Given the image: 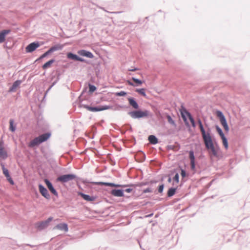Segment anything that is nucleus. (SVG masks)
<instances>
[{
    "instance_id": "obj_53",
    "label": "nucleus",
    "mask_w": 250,
    "mask_h": 250,
    "mask_svg": "<svg viewBox=\"0 0 250 250\" xmlns=\"http://www.w3.org/2000/svg\"><path fill=\"white\" fill-rule=\"evenodd\" d=\"M186 126L188 128V131L189 132H191V127H190V125L189 123H188V125H186Z\"/></svg>"
},
{
    "instance_id": "obj_47",
    "label": "nucleus",
    "mask_w": 250,
    "mask_h": 250,
    "mask_svg": "<svg viewBox=\"0 0 250 250\" xmlns=\"http://www.w3.org/2000/svg\"><path fill=\"white\" fill-rule=\"evenodd\" d=\"M190 168L192 170H194L195 169V162H190Z\"/></svg>"
},
{
    "instance_id": "obj_11",
    "label": "nucleus",
    "mask_w": 250,
    "mask_h": 250,
    "mask_svg": "<svg viewBox=\"0 0 250 250\" xmlns=\"http://www.w3.org/2000/svg\"><path fill=\"white\" fill-rule=\"evenodd\" d=\"M131 80L132 81H133L135 83L132 82L129 80H126L125 82L128 85L134 86V87L141 86L144 82V81H142L140 79L136 78L134 77H132L131 78Z\"/></svg>"
},
{
    "instance_id": "obj_30",
    "label": "nucleus",
    "mask_w": 250,
    "mask_h": 250,
    "mask_svg": "<svg viewBox=\"0 0 250 250\" xmlns=\"http://www.w3.org/2000/svg\"><path fill=\"white\" fill-rule=\"evenodd\" d=\"M79 194L80 195L83 199L87 201H93L95 200V198L93 196H90L88 195L83 194L81 192H79Z\"/></svg>"
},
{
    "instance_id": "obj_4",
    "label": "nucleus",
    "mask_w": 250,
    "mask_h": 250,
    "mask_svg": "<svg viewBox=\"0 0 250 250\" xmlns=\"http://www.w3.org/2000/svg\"><path fill=\"white\" fill-rule=\"evenodd\" d=\"M206 126L207 129L201 132L205 147L217 142L214 134L211 132V128L207 124Z\"/></svg>"
},
{
    "instance_id": "obj_16",
    "label": "nucleus",
    "mask_w": 250,
    "mask_h": 250,
    "mask_svg": "<svg viewBox=\"0 0 250 250\" xmlns=\"http://www.w3.org/2000/svg\"><path fill=\"white\" fill-rule=\"evenodd\" d=\"M146 158L145 153L141 150L138 151L135 157L136 161L138 162H143L146 160Z\"/></svg>"
},
{
    "instance_id": "obj_26",
    "label": "nucleus",
    "mask_w": 250,
    "mask_h": 250,
    "mask_svg": "<svg viewBox=\"0 0 250 250\" xmlns=\"http://www.w3.org/2000/svg\"><path fill=\"white\" fill-rule=\"evenodd\" d=\"M8 157V153L4 148H0V160H5Z\"/></svg>"
},
{
    "instance_id": "obj_38",
    "label": "nucleus",
    "mask_w": 250,
    "mask_h": 250,
    "mask_svg": "<svg viewBox=\"0 0 250 250\" xmlns=\"http://www.w3.org/2000/svg\"><path fill=\"white\" fill-rule=\"evenodd\" d=\"M189 158L190 159V162H195V157L193 150H191L189 151Z\"/></svg>"
},
{
    "instance_id": "obj_59",
    "label": "nucleus",
    "mask_w": 250,
    "mask_h": 250,
    "mask_svg": "<svg viewBox=\"0 0 250 250\" xmlns=\"http://www.w3.org/2000/svg\"><path fill=\"white\" fill-rule=\"evenodd\" d=\"M150 191H151V190L149 189V188H146V189L144 190V192H145V193L149 192Z\"/></svg>"
},
{
    "instance_id": "obj_32",
    "label": "nucleus",
    "mask_w": 250,
    "mask_h": 250,
    "mask_svg": "<svg viewBox=\"0 0 250 250\" xmlns=\"http://www.w3.org/2000/svg\"><path fill=\"white\" fill-rule=\"evenodd\" d=\"M0 166L1 167V169L2 170V172L4 175L6 177L7 176H8L10 175V173L9 170L5 167V165L3 163L1 162L0 163Z\"/></svg>"
},
{
    "instance_id": "obj_13",
    "label": "nucleus",
    "mask_w": 250,
    "mask_h": 250,
    "mask_svg": "<svg viewBox=\"0 0 250 250\" xmlns=\"http://www.w3.org/2000/svg\"><path fill=\"white\" fill-rule=\"evenodd\" d=\"M79 56L84 57L89 59H93L94 57L93 54L90 51L85 49H80L77 52Z\"/></svg>"
},
{
    "instance_id": "obj_31",
    "label": "nucleus",
    "mask_w": 250,
    "mask_h": 250,
    "mask_svg": "<svg viewBox=\"0 0 250 250\" xmlns=\"http://www.w3.org/2000/svg\"><path fill=\"white\" fill-rule=\"evenodd\" d=\"M222 142V144L223 146H224L225 148L226 149H228L229 148V143H228V138L226 137L225 135L220 137Z\"/></svg>"
},
{
    "instance_id": "obj_10",
    "label": "nucleus",
    "mask_w": 250,
    "mask_h": 250,
    "mask_svg": "<svg viewBox=\"0 0 250 250\" xmlns=\"http://www.w3.org/2000/svg\"><path fill=\"white\" fill-rule=\"evenodd\" d=\"M62 75V72H61V70L59 69H57L56 70L55 74L52 75L51 77V80H53L54 79L55 80L54 81V82L52 83L51 85L48 87V89L47 90L46 93L48 92L53 86H54L60 80V76Z\"/></svg>"
},
{
    "instance_id": "obj_43",
    "label": "nucleus",
    "mask_w": 250,
    "mask_h": 250,
    "mask_svg": "<svg viewBox=\"0 0 250 250\" xmlns=\"http://www.w3.org/2000/svg\"><path fill=\"white\" fill-rule=\"evenodd\" d=\"M78 62H84V63H86L87 64H89L90 63V61L87 60H86L82 57H79V58L78 59Z\"/></svg>"
},
{
    "instance_id": "obj_50",
    "label": "nucleus",
    "mask_w": 250,
    "mask_h": 250,
    "mask_svg": "<svg viewBox=\"0 0 250 250\" xmlns=\"http://www.w3.org/2000/svg\"><path fill=\"white\" fill-rule=\"evenodd\" d=\"M138 70H139V68L134 67L133 68H132V69H128V71H129L134 72V71H136Z\"/></svg>"
},
{
    "instance_id": "obj_45",
    "label": "nucleus",
    "mask_w": 250,
    "mask_h": 250,
    "mask_svg": "<svg viewBox=\"0 0 250 250\" xmlns=\"http://www.w3.org/2000/svg\"><path fill=\"white\" fill-rule=\"evenodd\" d=\"M189 120L190 121L192 127H195L196 126V124L195 123V120H194V119L193 117H192L191 118H190L189 119Z\"/></svg>"
},
{
    "instance_id": "obj_57",
    "label": "nucleus",
    "mask_w": 250,
    "mask_h": 250,
    "mask_svg": "<svg viewBox=\"0 0 250 250\" xmlns=\"http://www.w3.org/2000/svg\"><path fill=\"white\" fill-rule=\"evenodd\" d=\"M167 148L168 149H172L173 148V146H171V145H169V146H167Z\"/></svg>"
},
{
    "instance_id": "obj_9",
    "label": "nucleus",
    "mask_w": 250,
    "mask_h": 250,
    "mask_svg": "<svg viewBox=\"0 0 250 250\" xmlns=\"http://www.w3.org/2000/svg\"><path fill=\"white\" fill-rule=\"evenodd\" d=\"M42 43H41L39 41H35L30 43L25 47V51L27 53H31L35 51Z\"/></svg>"
},
{
    "instance_id": "obj_17",
    "label": "nucleus",
    "mask_w": 250,
    "mask_h": 250,
    "mask_svg": "<svg viewBox=\"0 0 250 250\" xmlns=\"http://www.w3.org/2000/svg\"><path fill=\"white\" fill-rule=\"evenodd\" d=\"M10 32L11 30L10 29H4L0 31V43L5 41L6 35Z\"/></svg>"
},
{
    "instance_id": "obj_12",
    "label": "nucleus",
    "mask_w": 250,
    "mask_h": 250,
    "mask_svg": "<svg viewBox=\"0 0 250 250\" xmlns=\"http://www.w3.org/2000/svg\"><path fill=\"white\" fill-rule=\"evenodd\" d=\"M53 220V217H50L46 220L38 222L36 224V227L39 229H43L47 227L49 223Z\"/></svg>"
},
{
    "instance_id": "obj_2",
    "label": "nucleus",
    "mask_w": 250,
    "mask_h": 250,
    "mask_svg": "<svg viewBox=\"0 0 250 250\" xmlns=\"http://www.w3.org/2000/svg\"><path fill=\"white\" fill-rule=\"evenodd\" d=\"M87 88L86 87H84L80 95L78 97V100L80 102L79 104V107L84 108L87 110L93 112H97L110 109H111L114 111H119L122 108H128V106L125 105H120L118 104H116L114 105H99L96 106H91L83 104L82 101L86 99V96H83V95L87 92Z\"/></svg>"
},
{
    "instance_id": "obj_60",
    "label": "nucleus",
    "mask_w": 250,
    "mask_h": 250,
    "mask_svg": "<svg viewBox=\"0 0 250 250\" xmlns=\"http://www.w3.org/2000/svg\"><path fill=\"white\" fill-rule=\"evenodd\" d=\"M38 188H43L44 187L41 184H39L38 185Z\"/></svg>"
},
{
    "instance_id": "obj_37",
    "label": "nucleus",
    "mask_w": 250,
    "mask_h": 250,
    "mask_svg": "<svg viewBox=\"0 0 250 250\" xmlns=\"http://www.w3.org/2000/svg\"><path fill=\"white\" fill-rule=\"evenodd\" d=\"M197 123L199 125V127L201 132H202L203 131L206 130L203 125V124L201 120L199 118H198V119L197 120Z\"/></svg>"
},
{
    "instance_id": "obj_18",
    "label": "nucleus",
    "mask_w": 250,
    "mask_h": 250,
    "mask_svg": "<svg viewBox=\"0 0 250 250\" xmlns=\"http://www.w3.org/2000/svg\"><path fill=\"white\" fill-rule=\"evenodd\" d=\"M63 48V45L60 44V43H57L56 44L51 47L49 48V51L50 52L51 54L53 53L55 51H57L58 50H62Z\"/></svg>"
},
{
    "instance_id": "obj_55",
    "label": "nucleus",
    "mask_w": 250,
    "mask_h": 250,
    "mask_svg": "<svg viewBox=\"0 0 250 250\" xmlns=\"http://www.w3.org/2000/svg\"><path fill=\"white\" fill-rule=\"evenodd\" d=\"M131 141L134 143V145L136 144V139L135 137L133 136L131 137Z\"/></svg>"
},
{
    "instance_id": "obj_3",
    "label": "nucleus",
    "mask_w": 250,
    "mask_h": 250,
    "mask_svg": "<svg viewBox=\"0 0 250 250\" xmlns=\"http://www.w3.org/2000/svg\"><path fill=\"white\" fill-rule=\"evenodd\" d=\"M129 105L134 110L128 112L127 114L130 115L132 119H140L142 118H148L152 116V113L147 109L142 110L136 99L132 97L127 98Z\"/></svg>"
},
{
    "instance_id": "obj_48",
    "label": "nucleus",
    "mask_w": 250,
    "mask_h": 250,
    "mask_svg": "<svg viewBox=\"0 0 250 250\" xmlns=\"http://www.w3.org/2000/svg\"><path fill=\"white\" fill-rule=\"evenodd\" d=\"M51 192L52 193H53L54 195L57 196L58 193L57 191L56 190L55 188H49Z\"/></svg>"
},
{
    "instance_id": "obj_51",
    "label": "nucleus",
    "mask_w": 250,
    "mask_h": 250,
    "mask_svg": "<svg viewBox=\"0 0 250 250\" xmlns=\"http://www.w3.org/2000/svg\"><path fill=\"white\" fill-rule=\"evenodd\" d=\"M126 130L130 131H132V128L131 125L130 124H128L127 125V128H126Z\"/></svg>"
},
{
    "instance_id": "obj_52",
    "label": "nucleus",
    "mask_w": 250,
    "mask_h": 250,
    "mask_svg": "<svg viewBox=\"0 0 250 250\" xmlns=\"http://www.w3.org/2000/svg\"><path fill=\"white\" fill-rule=\"evenodd\" d=\"M109 161H110V164L111 165H112V166L115 165L116 162H115V161L114 160H112V159H110L109 160Z\"/></svg>"
},
{
    "instance_id": "obj_54",
    "label": "nucleus",
    "mask_w": 250,
    "mask_h": 250,
    "mask_svg": "<svg viewBox=\"0 0 250 250\" xmlns=\"http://www.w3.org/2000/svg\"><path fill=\"white\" fill-rule=\"evenodd\" d=\"M4 145V142L2 140L0 141V148H4L3 146Z\"/></svg>"
},
{
    "instance_id": "obj_41",
    "label": "nucleus",
    "mask_w": 250,
    "mask_h": 250,
    "mask_svg": "<svg viewBox=\"0 0 250 250\" xmlns=\"http://www.w3.org/2000/svg\"><path fill=\"white\" fill-rule=\"evenodd\" d=\"M95 74L98 76L100 71V64L98 63L96 66L94 67Z\"/></svg>"
},
{
    "instance_id": "obj_42",
    "label": "nucleus",
    "mask_w": 250,
    "mask_h": 250,
    "mask_svg": "<svg viewBox=\"0 0 250 250\" xmlns=\"http://www.w3.org/2000/svg\"><path fill=\"white\" fill-rule=\"evenodd\" d=\"M176 189V188H169L167 192L168 196L171 197L173 196L175 193Z\"/></svg>"
},
{
    "instance_id": "obj_5",
    "label": "nucleus",
    "mask_w": 250,
    "mask_h": 250,
    "mask_svg": "<svg viewBox=\"0 0 250 250\" xmlns=\"http://www.w3.org/2000/svg\"><path fill=\"white\" fill-rule=\"evenodd\" d=\"M51 134L50 132H45L32 140L28 144L30 147H34L39 146L41 144L47 141L51 137Z\"/></svg>"
},
{
    "instance_id": "obj_64",
    "label": "nucleus",
    "mask_w": 250,
    "mask_h": 250,
    "mask_svg": "<svg viewBox=\"0 0 250 250\" xmlns=\"http://www.w3.org/2000/svg\"><path fill=\"white\" fill-rule=\"evenodd\" d=\"M211 182H210L208 184V187L207 188H209L211 186Z\"/></svg>"
},
{
    "instance_id": "obj_27",
    "label": "nucleus",
    "mask_w": 250,
    "mask_h": 250,
    "mask_svg": "<svg viewBox=\"0 0 250 250\" xmlns=\"http://www.w3.org/2000/svg\"><path fill=\"white\" fill-rule=\"evenodd\" d=\"M51 54L50 52L48 50H47L46 51H45L44 53L42 54L39 58H38L34 62V63L36 62H39L41 61L43 59L47 57L49 55Z\"/></svg>"
},
{
    "instance_id": "obj_29",
    "label": "nucleus",
    "mask_w": 250,
    "mask_h": 250,
    "mask_svg": "<svg viewBox=\"0 0 250 250\" xmlns=\"http://www.w3.org/2000/svg\"><path fill=\"white\" fill-rule=\"evenodd\" d=\"M111 193L115 196L122 197L124 195L123 190L122 189H113Z\"/></svg>"
},
{
    "instance_id": "obj_33",
    "label": "nucleus",
    "mask_w": 250,
    "mask_h": 250,
    "mask_svg": "<svg viewBox=\"0 0 250 250\" xmlns=\"http://www.w3.org/2000/svg\"><path fill=\"white\" fill-rule=\"evenodd\" d=\"M39 189L41 193L43 196L47 199L50 198V196L47 188H39Z\"/></svg>"
},
{
    "instance_id": "obj_24",
    "label": "nucleus",
    "mask_w": 250,
    "mask_h": 250,
    "mask_svg": "<svg viewBox=\"0 0 250 250\" xmlns=\"http://www.w3.org/2000/svg\"><path fill=\"white\" fill-rule=\"evenodd\" d=\"M55 229H60L61 230H63L65 232H67L68 230V226L66 223H61V224H58L55 227Z\"/></svg>"
},
{
    "instance_id": "obj_56",
    "label": "nucleus",
    "mask_w": 250,
    "mask_h": 250,
    "mask_svg": "<svg viewBox=\"0 0 250 250\" xmlns=\"http://www.w3.org/2000/svg\"><path fill=\"white\" fill-rule=\"evenodd\" d=\"M132 188H126L125 191L127 193H129L132 191Z\"/></svg>"
},
{
    "instance_id": "obj_19",
    "label": "nucleus",
    "mask_w": 250,
    "mask_h": 250,
    "mask_svg": "<svg viewBox=\"0 0 250 250\" xmlns=\"http://www.w3.org/2000/svg\"><path fill=\"white\" fill-rule=\"evenodd\" d=\"M178 171H179V173L181 174L182 177L181 181L185 182L187 180V178L188 176V174L186 170L181 167L179 169H178Z\"/></svg>"
},
{
    "instance_id": "obj_58",
    "label": "nucleus",
    "mask_w": 250,
    "mask_h": 250,
    "mask_svg": "<svg viewBox=\"0 0 250 250\" xmlns=\"http://www.w3.org/2000/svg\"><path fill=\"white\" fill-rule=\"evenodd\" d=\"M157 188H165V185L164 184H162L159 185Z\"/></svg>"
},
{
    "instance_id": "obj_36",
    "label": "nucleus",
    "mask_w": 250,
    "mask_h": 250,
    "mask_svg": "<svg viewBox=\"0 0 250 250\" xmlns=\"http://www.w3.org/2000/svg\"><path fill=\"white\" fill-rule=\"evenodd\" d=\"M216 131L220 137L225 135L221 128L217 125H215Z\"/></svg>"
},
{
    "instance_id": "obj_34",
    "label": "nucleus",
    "mask_w": 250,
    "mask_h": 250,
    "mask_svg": "<svg viewBox=\"0 0 250 250\" xmlns=\"http://www.w3.org/2000/svg\"><path fill=\"white\" fill-rule=\"evenodd\" d=\"M97 89V87L95 85L90 83H88V91L87 92L89 95L92 94Z\"/></svg>"
},
{
    "instance_id": "obj_6",
    "label": "nucleus",
    "mask_w": 250,
    "mask_h": 250,
    "mask_svg": "<svg viewBox=\"0 0 250 250\" xmlns=\"http://www.w3.org/2000/svg\"><path fill=\"white\" fill-rule=\"evenodd\" d=\"M215 115L218 118L222 126L225 130V131L226 133H228L229 130V128L228 124L227 119L222 111L220 110H216Z\"/></svg>"
},
{
    "instance_id": "obj_23",
    "label": "nucleus",
    "mask_w": 250,
    "mask_h": 250,
    "mask_svg": "<svg viewBox=\"0 0 250 250\" xmlns=\"http://www.w3.org/2000/svg\"><path fill=\"white\" fill-rule=\"evenodd\" d=\"M148 140L151 145H155L158 143L159 140L154 135H150L148 137Z\"/></svg>"
},
{
    "instance_id": "obj_62",
    "label": "nucleus",
    "mask_w": 250,
    "mask_h": 250,
    "mask_svg": "<svg viewBox=\"0 0 250 250\" xmlns=\"http://www.w3.org/2000/svg\"><path fill=\"white\" fill-rule=\"evenodd\" d=\"M158 189H159V192L160 193H161V192H163V189H164V188H158Z\"/></svg>"
},
{
    "instance_id": "obj_35",
    "label": "nucleus",
    "mask_w": 250,
    "mask_h": 250,
    "mask_svg": "<svg viewBox=\"0 0 250 250\" xmlns=\"http://www.w3.org/2000/svg\"><path fill=\"white\" fill-rule=\"evenodd\" d=\"M135 91L139 93L140 95L146 97V89L145 88H136Z\"/></svg>"
},
{
    "instance_id": "obj_1",
    "label": "nucleus",
    "mask_w": 250,
    "mask_h": 250,
    "mask_svg": "<svg viewBox=\"0 0 250 250\" xmlns=\"http://www.w3.org/2000/svg\"><path fill=\"white\" fill-rule=\"evenodd\" d=\"M56 182H60L64 185L66 183L74 181L78 188H81L82 185H83L87 188H92V186L109 187L110 188H136L132 185H120L114 183L104 182H93L87 179H84L73 173H69L59 175L56 179Z\"/></svg>"
},
{
    "instance_id": "obj_8",
    "label": "nucleus",
    "mask_w": 250,
    "mask_h": 250,
    "mask_svg": "<svg viewBox=\"0 0 250 250\" xmlns=\"http://www.w3.org/2000/svg\"><path fill=\"white\" fill-rule=\"evenodd\" d=\"M206 148L208 150H210L211 151V155L215 158H219L220 156V148L218 144V143L216 142L214 144L210 145L207 146H206Z\"/></svg>"
},
{
    "instance_id": "obj_40",
    "label": "nucleus",
    "mask_w": 250,
    "mask_h": 250,
    "mask_svg": "<svg viewBox=\"0 0 250 250\" xmlns=\"http://www.w3.org/2000/svg\"><path fill=\"white\" fill-rule=\"evenodd\" d=\"M115 95L118 97H125L127 95V92L125 91H120L115 93Z\"/></svg>"
},
{
    "instance_id": "obj_63",
    "label": "nucleus",
    "mask_w": 250,
    "mask_h": 250,
    "mask_svg": "<svg viewBox=\"0 0 250 250\" xmlns=\"http://www.w3.org/2000/svg\"><path fill=\"white\" fill-rule=\"evenodd\" d=\"M121 132V133L123 134H125L126 132V131L125 130H124V131H122V130H120Z\"/></svg>"
},
{
    "instance_id": "obj_21",
    "label": "nucleus",
    "mask_w": 250,
    "mask_h": 250,
    "mask_svg": "<svg viewBox=\"0 0 250 250\" xmlns=\"http://www.w3.org/2000/svg\"><path fill=\"white\" fill-rule=\"evenodd\" d=\"M17 129V124L15 122L14 119H10L9 120V130L12 133L16 131Z\"/></svg>"
},
{
    "instance_id": "obj_25",
    "label": "nucleus",
    "mask_w": 250,
    "mask_h": 250,
    "mask_svg": "<svg viewBox=\"0 0 250 250\" xmlns=\"http://www.w3.org/2000/svg\"><path fill=\"white\" fill-rule=\"evenodd\" d=\"M96 132V128L95 126H92L91 128V131L88 132L86 131L85 132V135L86 136L88 137L90 139H93L95 136V134Z\"/></svg>"
},
{
    "instance_id": "obj_15",
    "label": "nucleus",
    "mask_w": 250,
    "mask_h": 250,
    "mask_svg": "<svg viewBox=\"0 0 250 250\" xmlns=\"http://www.w3.org/2000/svg\"><path fill=\"white\" fill-rule=\"evenodd\" d=\"M170 176L172 177V179L173 182L178 183L179 181V171H178L177 169H174L171 172Z\"/></svg>"
},
{
    "instance_id": "obj_49",
    "label": "nucleus",
    "mask_w": 250,
    "mask_h": 250,
    "mask_svg": "<svg viewBox=\"0 0 250 250\" xmlns=\"http://www.w3.org/2000/svg\"><path fill=\"white\" fill-rule=\"evenodd\" d=\"M111 125L115 129L118 130H120L119 127L115 124H111Z\"/></svg>"
},
{
    "instance_id": "obj_61",
    "label": "nucleus",
    "mask_w": 250,
    "mask_h": 250,
    "mask_svg": "<svg viewBox=\"0 0 250 250\" xmlns=\"http://www.w3.org/2000/svg\"><path fill=\"white\" fill-rule=\"evenodd\" d=\"M86 154V150L83 151L81 153V155H84Z\"/></svg>"
},
{
    "instance_id": "obj_22",
    "label": "nucleus",
    "mask_w": 250,
    "mask_h": 250,
    "mask_svg": "<svg viewBox=\"0 0 250 250\" xmlns=\"http://www.w3.org/2000/svg\"><path fill=\"white\" fill-rule=\"evenodd\" d=\"M55 61L56 60L54 58L49 60L42 65V69L44 70L47 69L51 66L52 64L54 63Z\"/></svg>"
},
{
    "instance_id": "obj_28",
    "label": "nucleus",
    "mask_w": 250,
    "mask_h": 250,
    "mask_svg": "<svg viewBox=\"0 0 250 250\" xmlns=\"http://www.w3.org/2000/svg\"><path fill=\"white\" fill-rule=\"evenodd\" d=\"M166 117L169 124L175 127L177 126V124H176L175 121L172 119L171 116L169 114L167 113L166 115Z\"/></svg>"
},
{
    "instance_id": "obj_20",
    "label": "nucleus",
    "mask_w": 250,
    "mask_h": 250,
    "mask_svg": "<svg viewBox=\"0 0 250 250\" xmlns=\"http://www.w3.org/2000/svg\"><path fill=\"white\" fill-rule=\"evenodd\" d=\"M68 59L77 62L79 56L71 51L67 52L66 54Z\"/></svg>"
},
{
    "instance_id": "obj_39",
    "label": "nucleus",
    "mask_w": 250,
    "mask_h": 250,
    "mask_svg": "<svg viewBox=\"0 0 250 250\" xmlns=\"http://www.w3.org/2000/svg\"><path fill=\"white\" fill-rule=\"evenodd\" d=\"M44 182L48 188H54L53 185L51 182L48 179H44Z\"/></svg>"
},
{
    "instance_id": "obj_44",
    "label": "nucleus",
    "mask_w": 250,
    "mask_h": 250,
    "mask_svg": "<svg viewBox=\"0 0 250 250\" xmlns=\"http://www.w3.org/2000/svg\"><path fill=\"white\" fill-rule=\"evenodd\" d=\"M6 179L7 180V181L11 185H14V180H13V179L12 178L11 175H9L8 176H7L6 177Z\"/></svg>"
},
{
    "instance_id": "obj_7",
    "label": "nucleus",
    "mask_w": 250,
    "mask_h": 250,
    "mask_svg": "<svg viewBox=\"0 0 250 250\" xmlns=\"http://www.w3.org/2000/svg\"><path fill=\"white\" fill-rule=\"evenodd\" d=\"M179 112L185 125H188V119H189L193 117L191 113L183 105H182L179 108Z\"/></svg>"
},
{
    "instance_id": "obj_46",
    "label": "nucleus",
    "mask_w": 250,
    "mask_h": 250,
    "mask_svg": "<svg viewBox=\"0 0 250 250\" xmlns=\"http://www.w3.org/2000/svg\"><path fill=\"white\" fill-rule=\"evenodd\" d=\"M165 178L166 179H167V181L168 182V183H170L171 181H172V177L170 176V175H166L165 177Z\"/></svg>"
},
{
    "instance_id": "obj_14",
    "label": "nucleus",
    "mask_w": 250,
    "mask_h": 250,
    "mask_svg": "<svg viewBox=\"0 0 250 250\" xmlns=\"http://www.w3.org/2000/svg\"><path fill=\"white\" fill-rule=\"evenodd\" d=\"M22 81L21 80H17L15 81L12 85L9 87L8 92L12 93L16 91L18 87L20 86Z\"/></svg>"
}]
</instances>
